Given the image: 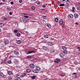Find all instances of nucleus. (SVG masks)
<instances>
[{
	"mask_svg": "<svg viewBox=\"0 0 80 80\" xmlns=\"http://www.w3.org/2000/svg\"><path fill=\"white\" fill-rule=\"evenodd\" d=\"M29 67L31 69H33L35 67V66L32 63L30 64Z\"/></svg>",
	"mask_w": 80,
	"mask_h": 80,
	"instance_id": "1",
	"label": "nucleus"
},
{
	"mask_svg": "<svg viewBox=\"0 0 80 80\" xmlns=\"http://www.w3.org/2000/svg\"><path fill=\"white\" fill-rule=\"evenodd\" d=\"M60 59L58 58H56L54 61L55 63H58L60 62Z\"/></svg>",
	"mask_w": 80,
	"mask_h": 80,
	"instance_id": "2",
	"label": "nucleus"
},
{
	"mask_svg": "<svg viewBox=\"0 0 80 80\" xmlns=\"http://www.w3.org/2000/svg\"><path fill=\"white\" fill-rule=\"evenodd\" d=\"M68 18H73V15L72 13H70L68 16Z\"/></svg>",
	"mask_w": 80,
	"mask_h": 80,
	"instance_id": "3",
	"label": "nucleus"
},
{
	"mask_svg": "<svg viewBox=\"0 0 80 80\" xmlns=\"http://www.w3.org/2000/svg\"><path fill=\"white\" fill-rule=\"evenodd\" d=\"M36 53V52L34 51H28V53H27V55H28V54H30V53Z\"/></svg>",
	"mask_w": 80,
	"mask_h": 80,
	"instance_id": "4",
	"label": "nucleus"
},
{
	"mask_svg": "<svg viewBox=\"0 0 80 80\" xmlns=\"http://www.w3.org/2000/svg\"><path fill=\"white\" fill-rule=\"evenodd\" d=\"M59 23L60 25H62L63 24V20L62 19H60L59 20Z\"/></svg>",
	"mask_w": 80,
	"mask_h": 80,
	"instance_id": "5",
	"label": "nucleus"
},
{
	"mask_svg": "<svg viewBox=\"0 0 80 80\" xmlns=\"http://www.w3.org/2000/svg\"><path fill=\"white\" fill-rule=\"evenodd\" d=\"M47 45H49V46H53V44L52 43L50 42H48L47 43Z\"/></svg>",
	"mask_w": 80,
	"mask_h": 80,
	"instance_id": "6",
	"label": "nucleus"
},
{
	"mask_svg": "<svg viewBox=\"0 0 80 80\" xmlns=\"http://www.w3.org/2000/svg\"><path fill=\"white\" fill-rule=\"evenodd\" d=\"M65 2L66 3L67 5L68 6V5H69V3H70V1L68 0H67Z\"/></svg>",
	"mask_w": 80,
	"mask_h": 80,
	"instance_id": "7",
	"label": "nucleus"
},
{
	"mask_svg": "<svg viewBox=\"0 0 80 80\" xmlns=\"http://www.w3.org/2000/svg\"><path fill=\"white\" fill-rule=\"evenodd\" d=\"M8 74L10 75L12 74V72L11 71H8Z\"/></svg>",
	"mask_w": 80,
	"mask_h": 80,
	"instance_id": "8",
	"label": "nucleus"
},
{
	"mask_svg": "<svg viewBox=\"0 0 80 80\" xmlns=\"http://www.w3.org/2000/svg\"><path fill=\"white\" fill-rule=\"evenodd\" d=\"M14 53L15 55H19V52L18 51H14Z\"/></svg>",
	"mask_w": 80,
	"mask_h": 80,
	"instance_id": "9",
	"label": "nucleus"
},
{
	"mask_svg": "<svg viewBox=\"0 0 80 80\" xmlns=\"http://www.w3.org/2000/svg\"><path fill=\"white\" fill-rule=\"evenodd\" d=\"M36 70H37V71H38L40 70L41 69L38 66H37L36 67Z\"/></svg>",
	"mask_w": 80,
	"mask_h": 80,
	"instance_id": "10",
	"label": "nucleus"
},
{
	"mask_svg": "<svg viewBox=\"0 0 80 80\" xmlns=\"http://www.w3.org/2000/svg\"><path fill=\"white\" fill-rule=\"evenodd\" d=\"M25 75H26V73H23L22 74V75H21L20 76V77L21 78H22V77H25Z\"/></svg>",
	"mask_w": 80,
	"mask_h": 80,
	"instance_id": "11",
	"label": "nucleus"
},
{
	"mask_svg": "<svg viewBox=\"0 0 80 80\" xmlns=\"http://www.w3.org/2000/svg\"><path fill=\"white\" fill-rule=\"evenodd\" d=\"M32 72H33V73H38V71H37L36 69L32 70Z\"/></svg>",
	"mask_w": 80,
	"mask_h": 80,
	"instance_id": "12",
	"label": "nucleus"
},
{
	"mask_svg": "<svg viewBox=\"0 0 80 80\" xmlns=\"http://www.w3.org/2000/svg\"><path fill=\"white\" fill-rule=\"evenodd\" d=\"M26 72L27 73H30L31 72V69L29 68L26 70Z\"/></svg>",
	"mask_w": 80,
	"mask_h": 80,
	"instance_id": "13",
	"label": "nucleus"
},
{
	"mask_svg": "<svg viewBox=\"0 0 80 80\" xmlns=\"http://www.w3.org/2000/svg\"><path fill=\"white\" fill-rule=\"evenodd\" d=\"M4 42L5 44H8V43H9V41L7 40H5L4 41Z\"/></svg>",
	"mask_w": 80,
	"mask_h": 80,
	"instance_id": "14",
	"label": "nucleus"
},
{
	"mask_svg": "<svg viewBox=\"0 0 80 80\" xmlns=\"http://www.w3.org/2000/svg\"><path fill=\"white\" fill-rule=\"evenodd\" d=\"M74 16L75 18H77L78 17V15L77 13H75L74 15Z\"/></svg>",
	"mask_w": 80,
	"mask_h": 80,
	"instance_id": "15",
	"label": "nucleus"
},
{
	"mask_svg": "<svg viewBox=\"0 0 80 80\" xmlns=\"http://www.w3.org/2000/svg\"><path fill=\"white\" fill-rule=\"evenodd\" d=\"M59 55L60 57L62 58L63 57H64V54H63L62 53H61Z\"/></svg>",
	"mask_w": 80,
	"mask_h": 80,
	"instance_id": "16",
	"label": "nucleus"
},
{
	"mask_svg": "<svg viewBox=\"0 0 80 80\" xmlns=\"http://www.w3.org/2000/svg\"><path fill=\"white\" fill-rule=\"evenodd\" d=\"M46 25L47 26V27H48V28H51V27H52V26L49 24H46Z\"/></svg>",
	"mask_w": 80,
	"mask_h": 80,
	"instance_id": "17",
	"label": "nucleus"
},
{
	"mask_svg": "<svg viewBox=\"0 0 80 80\" xmlns=\"http://www.w3.org/2000/svg\"><path fill=\"white\" fill-rule=\"evenodd\" d=\"M5 25V24L2 23H0V27H3Z\"/></svg>",
	"mask_w": 80,
	"mask_h": 80,
	"instance_id": "18",
	"label": "nucleus"
},
{
	"mask_svg": "<svg viewBox=\"0 0 80 80\" xmlns=\"http://www.w3.org/2000/svg\"><path fill=\"white\" fill-rule=\"evenodd\" d=\"M54 20L56 22H58V18H56L54 19Z\"/></svg>",
	"mask_w": 80,
	"mask_h": 80,
	"instance_id": "19",
	"label": "nucleus"
},
{
	"mask_svg": "<svg viewBox=\"0 0 80 80\" xmlns=\"http://www.w3.org/2000/svg\"><path fill=\"white\" fill-rule=\"evenodd\" d=\"M17 43L18 44H20L21 43V40H18L17 41Z\"/></svg>",
	"mask_w": 80,
	"mask_h": 80,
	"instance_id": "20",
	"label": "nucleus"
},
{
	"mask_svg": "<svg viewBox=\"0 0 80 80\" xmlns=\"http://www.w3.org/2000/svg\"><path fill=\"white\" fill-rule=\"evenodd\" d=\"M7 10H8V12H10V11H11V8H7Z\"/></svg>",
	"mask_w": 80,
	"mask_h": 80,
	"instance_id": "21",
	"label": "nucleus"
},
{
	"mask_svg": "<svg viewBox=\"0 0 80 80\" xmlns=\"http://www.w3.org/2000/svg\"><path fill=\"white\" fill-rule=\"evenodd\" d=\"M63 53H65L66 54H67V53H68V52H67V51L66 50H64L63 51Z\"/></svg>",
	"mask_w": 80,
	"mask_h": 80,
	"instance_id": "22",
	"label": "nucleus"
},
{
	"mask_svg": "<svg viewBox=\"0 0 80 80\" xmlns=\"http://www.w3.org/2000/svg\"><path fill=\"white\" fill-rule=\"evenodd\" d=\"M62 49H63V50H67V48L65 46H63L62 47Z\"/></svg>",
	"mask_w": 80,
	"mask_h": 80,
	"instance_id": "23",
	"label": "nucleus"
},
{
	"mask_svg": "<svg viewBox=\"0 0 80 80\" xmlns=\"http://www.w3.org/2000/svg\"><path fill=\"white\" fill-rule=\"evenodd\" d=\"M31 77L32 79L34 80V79H35V77H36V76H31Z\"/></svg>",
	"mask_w": 80,
	"mask_h": 80,
	"instance_id": "24",
	"label": "nucleus"
},
{
	"mask_svg": "<svg viewBox=\"0 0 80 80\" xmlns=\"http://www.w3.org/2000/svg\"><path fill=\"white\" fill-rule=\"evenodd\" d=\"M0 47H1V48H3L4 47V45L1 44L0 45Z\"/></svg>",
	"mask_w": 80,
	"mask_h": 80,
	"instance_id": "25",
	"label": "nucleus"
},
{
	"mask_svg": "<svg viewBox=\"0 0 80 80\" xmlns=\"http://www.w3.org/2000/svg\"><path fill=\"white\" fill-rule=\"evenodd\" d=\"M50 53H54L55 52V51L53 49H51L50 51Z\"/></svg>",
	"mask_w": 80,
	"mask_h": 80,
	"instance_id": "26",
	"label": "nucleus"
},
{
	"mask_svg": "<svg viewBox=\"0 0 80 80\" xmlns=\"http://www.w3.org/2000/svg\"><path fill=\"white\" fill-rule=\"evenodd\" d=\"M44 38H48V35H45Z\"/></svg>",
	"mask_w": 80,
	"mask_h": 80,
	"instance_id": "27",
	"label": "nucleus"
},
{
	"mask_svg": "<svg viewBox=\"0 0 80 80\" xmlns=\"http://www.w3.org/2000/svg\"><path fill=\"white\" fill-rule=\"evenodd\" d=\"M17 36L18 37H20V33H18L17 34Z\"/></svg>",
	"mask_w": 80,
	"mask_h": 80,
	"instance_id": "28",
	"label": "nucleus"
},
{
	"mask_svg": "<svg viewBox=\"0 0 80 80\" xmlns=\"http://www.w3.org/2000/svg\"><path fill=\"white\" fill-rule=\"evenodd\" d=\"M27 58H28L29 59H30V58H32V56H31V55L28 56H27Z\"/></svg>",
	"mask_w": 80,
	"mask_h": 80,
	"instance_id": "29",
	"label": "nucleus"
},
{
	"mask_svg": "<svg viewBox=\"0 0 80 80\" xmlns=\"http://www.w3.org/2000/svg\"><path fill=\"white\" fill-rule=\"evenodd\" d=\"M42 48L44 50H46L47 49V48L45 46H43Z\"/></svg>",
	"mask_w": 80,
	"mask_h": 80,
	"instance_id": "30",
	"label": "nucleus"
},
{
	"mask_svg": "<svg viewBox=\"0 0 80 80\" xmlns=\"http://www.w3.org/2000/svg\"><path fill=\"white\" fill-rule=\"evenodd\" d=\"M7 63L9 64H11L12 63V61L11 60H9L7 62Z\"/></svg>",
	"mask_w": 80,
	"mask_h": 80,
	"instance_id": "31",
	"label": "nucleus"
},
{
	"mask_svg": "<svg viewBox=\"0 0 80 80\" xmlns=\"http://www.w3.org/2000/svg\"><path fill=\"white\" fill-rule=\"evenodd\" d=\"M42 8H45L46 7V4H43L42 5Z\"/></svg>",
	"mask_w": 80,
	"mask_h": 80,
	"instance_id": "32",
	"label": "nucleus"
},
{
	"mask_svg": "<svg viewBox=\"0 0 80 80\" xmlns=\"http://www.w3.org/2000/svg\"><path fill=\"white\" fill-rule=\"evenodd\" d=\"M14 33H18V30H15L14 31Z\"/></svg>",
	"mask_w": 80,
	"mask_h": 80,
	"instance_id": "33",
	"label": "nucleus"
},
{
	"mask_svg": "<svg viewBox=\"0 0 80 80\" xmlns=\"http://www.w3.org/2000/svg\"><path fill=\"white\" fill-rule=\"evenodd\" d=\"M31 9H32V10H35V7L34 6H32L31 7Z\"/></svg>",
	"mask_w": 80,
	"mask_h": 80,
	"instance_id": "34",
	"label": "nucleus"
},
{
	"mask_svg": "<svg viewBox=\"0 0 80 80\" xmlns=\"http://www.w3.org/2000/svg\"><path fill=\"white\" fill-rule=\"evenodd\" d=\"M59 6H60V7H63V6H65V4H60Z\"/></svg>",
	"mask_w": 80,
	"mask_h": 80,
	"instance_id": "35",
	"label": "nucleus"
},
{
	"mask_svg": "<svg viewBox=\"0 0 80 80\" xmlns=\"http://www.w3.org/2000/svg\"><path fill=\"white\" fill-rule=\"evenodd\" d=\"M3 20L5 21H7V20H8V19H7V18H3Z\"/></svg>",
	"mask_w": 80,
	"mask_h": 80,
	"instance_id": "36",
	"label": "nucleus"
},
{
	"mask_svg": "<svg viewBox=\"0 0 80 80\" xmlns=\"http://www.w3.org/2000/svg\"><path fill=\"white\" fill-rule=\"evenodd\" d=\"M36 1H37V0H31V2L32 3H34V2H36Z\"/></svg>",
	"mask_w": 80,
	"mask_h": 80,
	"instance_id": "37",
	"label": "nucleus"
},
{
	"mask_svg": "<svg viewBox=\"0 0 80 80\" xmlns=\"http://www.w3.org/2000/svg\"><path fill=\"white\" fill-rule=\"evenodd\" d=\"M37 4H38V5H40V2L39 1H37L36 2Z\"/></svg>",
	"mask_w": 80,
	"mask_h": 80,
	"instance_id": "38",
	"label": "nucleus"
},
{
	"mask_svg": "<svg viewBox=\"0 0 80 80\" xmlns=\"http://www.w3.org/2000/svg\"><path fill=\"white\" fill-rule=\"evenodd\" d=\"M17 80H21V78H20V77H18L17 78Z\"/></svg>",
	"mask_w": 80,
	"mask_h": 80,
	"instance_id": "39",
	"label": "nucleus"
},
{
	"mask_svg": "<svg viewBox=\"0 0 80 80\" xmlns=\"http://www.w3.org/2000/svg\"><path fill=\"white\" fill-rule=\"evenodd\" d=\"M16 77H18L20 76V74H16Z\"/></svg>",
	"mask_w": 80,
	"mask_h": 80,
	"instance_id": "40",
	"label": "nucleus"
},
{
	"mask_svg": "<svg viewBox=\"0 0 80 80\" xmlns=\"http://www.w3.org/2000/svg\"><path fill=\"white\" fill-rule=\"evenodd\" d=\"M75 78H76V79H77V78H78V77H77V75H75Z\"/></svg>",
	"mask_w": 80,
	"mask_h": 80,
	"instance_id": "41",
	"label": "nucleus"
},
{
	"mask_svg": "<svg viewBox=\"0 0 80 80\" xmlns=\"http://www.w3.org/2000/svg\"><path fill=\"white\" fill-rule=\"evenodd\" d=\"M77 48V49H78L79 51L80 52V47H78Z\"/></svg>",
	"mask_w": 80,
	"mask_h": 80,
	"instance_id": "42",
	"label": "nucleus"
},
{
	"mask_svg": "<svg viewBox=\"0 0 80 80\" xmlns=\"http://www.w3.org/2000/svg\"><path fill=\"white\" fill-rule=\"evenodd\" d=\"M19 3H22V0H19Z\"/></svg>",
	"mask_w": 80,
	"mask_h": 80,
	"instance_id": "43",
	"label": "nucleus"
},
{
	"mask_svg": "<svg viewBox=\"0 0 80 80\" xmlns=\"http://www.w3.org/2000/svg\"><path fill=\"white\" fill-rule=\"evenodd\" d=\"M24 17L25 18H28V16H24Z\"/></svg>",
	"mask_w": 80,
	"mask_h": 80,
	"instance_id": "44",
	"label": "nucleus"
},
{
	"mask_svg": "<svg viewBox=\"0 0 80 80\" xmlns=\"http://www.w3.org/2000/svg\"><path fill=\"white\" fill-rule=\"evenodd\" d=\"M2 2H6L7 0H2Z\"/></svg>",
	"mask_w": 80,
	"mask_h": 80,
	"instance_id": "45",
	"label": "nucleus"
},
{
	"mask_svg": "<svg viewBox=\"0 0 80 80\" xmlns=\"http://www.w3.org/2000/svg\"><path fill=\"white\" fill-rule=\"evenodd\" d=\"M76 74H77V73L76 72H74L72 73V75H76Z\"/></svg>",
	"mask_w": 80,
	"mask_h": 80,
	"instance_id": "46",
	"label": "nucleus"
},
{
	"mask_svg": "<svg viewBox=\"0 0 80 80\" xmlns=\"http://www.w3.org/2000/svg\"><path fill=\"white\" fill-rule=\"evenodd\" d=\"M77 9L78 10H80V8H79L78 7H77Z\"/></svg>",
	"mask_w": 80,
	"mask_h": 80,
	"instance_id": "47",
	"label": "nucleus"
},
{
	"mask_svg": "<svg viewBox=\"0 0 80 80\" xmlns=\"http://www.w3.org/2000/svg\"><path fill=\"white\" fill-rule=\"evenodd\" d=\"M10 3L11 5H13V2H11Z\"/></svg>",
	"mask_w": 80,
	"mask_h": 80,
	"instance_id": "48",
	"label": "nucleus"
},
{
	"mask_svg": "<svg viewBox=\"0 0 80 80\" xmlns=\"http://www.w3.org/2000/svg\"><path fill=\"white\" fill-rule=\"evenodd\" d=\"M43 22L44 23H46V22L45 21V20H43Z\"/></svg>",
	"mask_w": 80,
	"mask_h": 80,
	"instance_id": "49",
	"label": "nucleus"
},
{
	"mask_svg": "<svg viewBox=\"0 0 80 80\" xmlns=\"http://www.w3.org/2000/svg\"><path fill=\"white\" fill-rule=\"evenodd\" d=\"M25 33H26V34H28V31H26Z\"/></svg>",
	"mask_w": 80,
	"mask_h": 80,
	"instance_id": "50",
	"label": "nucleus"
},
{
	"mask_svg": "<svg viewBox=\"0 0 80 80\" xmlns=\"http://www.w3.org/2000/svg\"><path fill=\"white\" fill-rule=\"evenodd\" d=\"M75 7H72V10H75Z\"/></svg>",
	"mask_w": 80,
	"mask_h": 80,
	"instance_id": "51",
	"label": "nucleus"
},
{
	"mask_svg": "<svg viewBox=\"0 0 80 80\" xmlns=\"http://www.w3.org/2000/svg\"><path fill=\"white\" fill-rule=\"evenodd\" d=\"M27 21V20L26 19H24L23 20V22H26Z\"/></svg>",
	"mask_w": 80,
	"mask_h": 80,
	"instance_id": "52",
	"label": "nucleus"
},
{
	"mask_svg": "<svg viewBox=\"0 0 80 80\" xmlns=\"http://www.w3.org/2000/svg\"><path fill=\"white\" fill-rule=\"evenodd\" d=\"M9 15H12V12H9Z\"/></svg>",
	"mask_w": 80,
	"mask_h": 80,
	"instance_id": "53",
	"label": "nucleus"
},
{
	"mask_svg": "<svg viewBox=\"0 0 80 80\" xmlns=\"http://www.w3.org/2000/svg\"><path fill=\"white\" fill-rule=\"evenodd\" d=\"M41 10H42V11H44V10H45V9H41Z\"/></svg>",
	"mask_w": 80,
	"mask_h": 80,
	"instance_id": "54",
	"label": "nucleus"
},
{
	"mask_svg": "<svg viewBox=\"0 0 80 80\" xmlns=\"http://www.w3.org/2000/svg\"><path fill=\"white\" fill-rule=\"evenodd\" d=\"M60 76H62V77H63V76H64V75H63V74H61V75H60Z\"/></svg>",
	"mask_w": 80,
	"mask_h": 80,
	"instance_id": "55",
	"label": "nucleus"
},
{
	"mask_svg": "<svg viewBox=\"0 0 80 80\" xmlns=\"http://www.w3.org/2000/svg\"><path fill=\"white\" fill-rule=\"evenodd\" d=\"M75 24H76V25H78V22H76Z\"/></svg>",
	"mask_w": 80,
	"mask_h": 80,
	"instance_id": "56",
	"label": "nucleus"
},
{
	"mask_svg": "<svg viewBox=\"0 0 80 80\" xmlns=\"http://www.w3.org/2000/svg\"><path fill=\"white\" fill-rule=\"evenodd\" d=\"M24 15H28V14H24Z\"/></svg>",
	"mask_w": 80,
	"mask_h": 80,
	"instance_id": "57",
	"label": "nucleus"
},
{
	"mask_svg": "<svg viewBox=\"0 0 80 80\" xmlns=\"http://www.w3.org/2000/svg\"><path fill=\"white\" fill-rule=\"evenodd\" d=\"M2 5V2H1L0 3V5Z\"/></svg>",
	"mask_w": 80,
	"mask_h": 80,
	"instance_id": "58",
	"label": "nucleus"
},
{
	"mask_svg": "<svg viewBox=\"0 0 80 80\" xmlns=\"http://www.w3.org/2000/svg\"><path fill=\"white\" fill-rule=\"evenodd\" d=\"M72 12H75V9H72Z\"/></svg>",
	"mask_w": 80,
	"mask_h": 80,
	"instance_id": "59",
	"label": "nucleus"
},
{
	"mask_svg": "<svg viewBox=\"0 0 80 80\" xmlns=\"http://www.w3.org/2000/svg\"><path fill=\"white\" fill-rule=\"evenodd\" d=\"M78 70H79V71H80V68H78Z\"/></svg>",
	"mask_w": 80,
	"mask_h": 80,
	"instance_id": "60",
	"label": "nucleus"
},
{
	"mask_svg": "<svg viewBox=\"0 0 80 80\" xmlns=\"http://www.w3.org/2000/svg\"><path fill=\"white\" fill-rule=\"evenodd\" d=\"M60 3V2L58 1V4H59Z\"/></svg>",
	"mask_w": 80,
	"mask_h": 80,
	"instance_id": "61",
	"label": "nucleus"
},
{
	"mask_svg": "<svg viewBox=\"0 0 80 80\" xmlns=\"http://www.w3.org/2000/svg\"><path fill=\"white\" fill-rule=\"evenodd\" d=\"M74 63H75V65H77V63H76V62H75Z\"/></svg>",
	"mask_w": 80,
	"mask_h": 80,
	"instance_id": "62",
	"label": "nucleus"
},
{
	"mask_svg": "<svg viewBox=\"0 0 80 80\" xmlns=\"http://www.w3.org/2000/svg\"><path fill=\"white\" fill-rule=\"evenodd\" d=\"M43 17H44V18H46V16H43Z\"/></svg>",
	"mask_w": 80,
	"mask_h": 80,
	"instance_id": "63",
	"label": "nucleus"
},
{
	"mask_svg": "<svg viewBox=\"0 0 80 80\" xmlns=\"http://www.w3.org/2000/svg\"><path fill=\"white\" fill-rule=\"evenodd\" d=\"M9 80H12V78H9Z\"/></svg>",
	"mask_w": 80,
	"mask_h": 80,
	"instance_id": "64",
	"label": "nucleus"
}]
</instances>
